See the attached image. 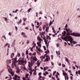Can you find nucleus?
<instances>
[{"instance_id": "nucleus-1", "label": "nucleus", "mask_w": 80, "mask_h": 80, "mask_svg": "<svg viewBox=\"0 0 80 80\" xmlns=\"http://www.w3.org/2000/svg\"><path fill=\"white\" fill-rule=\"evenodd\" d=\"M65 30H66L67 32V33L66 34L67 36H65V38H62L65 41L67 42V43H68V45H69V46H70V44L68 43V41H67V38L69 37H71L70 35L71 33H72V30H71L70 28H68V29H65Z\"/></svg>"}, {"instance_id": "nucleus-2", "label": "nucleus", "mask_w": 80, "mask_h": 80, "mask_svg": "<svg viewBox=\"0 0 80 80\" xmlns=\"http://www.w3.org/2000/svg\"><path fill=\"white\" fill-rule=\"evenodd\" d=\"M67 38V40H68V41H69V42H70L71 44L72 47L73 46V44H72L73 43L74 44H76V43H77V42H76L75 41H74L73 39V38H72L71 36L68 37Z\"/></svg>"}, {"instance_id": "nucleus-3", "label": "nucleus", "mask_w": 80, "mask_h": 80, "mask_svg": "<svg viewBox=\"0 0 80 80\" xmlns=\"http://www.w3.org/2000/svg\"><path fill=\"white\" fill-rule=\"evenodd\" d=\"M34 65V62H32V60L31 61V63L28 62V66L29 68H28V70L29 71H32V67Z\"/></svg>"}, {"instance_id": "nucleus-4", "label": "nucleus", "mask_w": 80, "mask_h": 80, "mask_svg": "<svg viewBox=\"0 0 80 80\" xmlns=\"http://www.w3.org/2000/svg\"><path fill=\"white\" fill-rule=\"evenodd\" d=\"M37 39L38 40H39V42H38L37 43V44L38 46H39V47H41V46H42V42H43V40L42 39L40 38L39 37H38Z\"/></svg>"}, {"instance_id": "nucleus-5", "label": "nucleus", "mask_w": 80, "mask_h": 80, "mask_svg": "<svg viewBox=\"0 0 80 80\" xmlns=\"http://www.w3.org/2000/svg\"><path fill=\"white\" fill-rule=\"evenodd\" d=\"M8 71L10 72V73L11 74L12 76H13L14 75V72H13V71L12 70V69L10 68V66H8Z\"/></svg>"}, {"instance_id": "nucleus-6", "label": "nucleus", "mask_w": 80, "mask_h": 80, "mask_svg": "<svg viewBox=\"0 0 80 80\" xmlns=\"http://www.w3.org/2000/svg\"><path fill=\"white\" fill-rule=\"evenodd\" d=\"M41 38H43V39L44 40V41L45 42L46 45H47L46 47L47 48L48 47V45L47 44V41L46 40V39H45V37H44V36H41Z\"/></svg>"}, {"instance_id": "nucleus-7", "label": "nucleus", "mask_w": 80, "mask_h": 80, "mask_svg": "<svg viewBox=\"0 0 80 80\" xmlns=\"http://www.w3.org/2000/svg\"><path fill=\"white\" fill-rule=\"evenodd\" d=\"M46 58L45 59V60L43 61L44 62H48L49 60H50V57L48 55H46L45 56Z\"/></svg>"}, {"instance_id": "nucleus-8", "label": "nucleus", "mask_w": 80, "mask_h": 80, "mask_svg": "<svg viewBox=\"0 0 80 80\" xmlns=\"http://www.w3.org/2000/svg\"><path fill=\"white\" fill-rule=\"evenodd\" d=\"M62 73L63 76H65V80H67V76H68V75H67V73L65 72L64 71H62Z\"/></svg>"}, {"instance_id": "nucleus-9", "label": "nucleus", "mask_w": 80, "mask_h": 80, "mask_svg": "<svg viewBox=\"0 0 80 80\" xmlns=\"http://www.w3.org/2000/svg\"><path fill=\"white\" fill-rule=\"evenodd\" d=\"M19 63L20 65H22V63H24V61L23 59L19 61Z\"/></svg>"}, {"instance_id": "nucleus-10", "label": "nucleus", "mask_w": 80, "mask_h": 80, "mask_svg": "<svg viewBox=\"0 0 80 80\" xmlns=\"http://www.w3.org/2000/svg\"><path fill=\"white\" fill-rule=\"evenodd\" d=\"M29 75L28 74H27L26 75V76L25 77V78L23 77V80H28V79L27 80V79L26 78H28V77Z\"/></svg>"}, {"instance_id": "nucleus-11", "label": "nucleus", "mask_w": 80, "mask_h": 80, "mask_svg": "<svg viewBox=\"0 0 80 80\" xmlns=\"http://www.w3.org/2000/svg\"><path fill=\"white\" fill-rule=\"evenodd\" d=\"M36 64L37 65V66L36 67H38L40 65V63L39 62V61H38L36 62Z\"/></svg>"}, {"instance_id": "nucleus-12", "label": "nucleus", "mask_w": 80, "mask_h": 80, "mask_svg": "<svg viewBox=\"0 0 80 80\" xmlns=\"http://www.w3.org/2000/svg\"><path fill=\"white\" fill-rule=\"evenodd\" d=\"M47 55V53L45 54L44 56L43 55L42 56L40 57V58H41V59H45V57H46V55Z\"/></svg>"}, {"instance_id": "nucleus-13", "label": "nucleus", "mask_w": 80, "mask_h": 80, "mask_svg": "<svg viewBox=\"0 0 80 80\" xmlns=\"http://www.w3.org/2000/svg\"><path fill=\"white\" fill-rule=\"evenodd\" d=\"M18 76L17 74H15L14 76V77L13 78V79H15L16 80H17V78H18Z\"/></svg>"}, {"instance_id": "nucleus-14", "label": "nucleus", "mask_w": 80, "mask_h": 80, "mask_svg": "<svg viewBox=\"0 0 80 80\" xmlns=\"http://www.w3.org/2000/svg\"><path fill=\"white\" fill-rule=\"evenodd\" d=\"M46 40L47 41V44L48 43V41L47 40V39H49L50 40H51V38L50 36H46Z\"/></svg>"}, {"instance_id": "nucleus-15", "label": "nucleus", "mask_w": 80, "mask_h": 80, "mask_svg": "<svg viewBox=\"0 0 80 80\" xmlns=\"http://www.w3.org/2000/svg\"><path fill=\"white\" fill-rule=\"evenodd\" d=\"M32 60L33 62H34V61H35V62H37V58L36 56H35L33 58V59Z\"/></svg>"}, {"instance_id": "nucleus-16", "label": "nucleus", "mask_w": 80, "mask_h": 80, "mask_svg": "<svg viewBox=\"0 0 80 80\" xmlns=\"http://www.w3.org/2000/svg\"><path fill=\"white\" fill-rule=\"evenodd\" d=\"M70 35H73V36H74V37H76V33L75 32H73L72 33H71Z\"/></svg>"}, {"instance_id": "nucleus-17", "label": "nucleus", "mask_w": 80, "mask_h": 80, "mask_svg": "<svg viewBox=\"0 0 80 80\" xmlns=\"http://www.w3.org/2000/svg\"><path fill=\"white\" fill-rule=\"evenodd\" d=\"M48 72H46L45 73H43L44 76H47V74L48 75Z\"/></svg>"}, {"instance_id": "nucleus-18", "label": "nucleus", "mask_w": 80, "mask_h": 80, "mask_svg": "<svg viewBox=\"0 0 80 80\" xmlns=\"http://www.w3.org/2000/svg\"><path fill=\"white\" fill-rule=\"evenodd\" d=\"M14 42L12 44V45L11 47H14L15 46V40H14Z\"/></svg>"}, {"instance_id": "nucleus-19", "label": "nucleus", "mask_w": 80, "mask_h": 80, "mask_svg": "<svg viewBox=\"0 0 80 80\" xmlns=\"http://www.w3.org/2000/svg\"><path fill=\"white\" fill-rule=\"evenodd\" d=\"M14 55H15V54L14 53H12V54L11 55V58H12L13 57H14Z\"/></svg>"}, {"instance_id": "nucleus-20", "label": "nucleus", "mask_w": 80, "mask_h": 80, "mask_svg": "<svg viewBox=\"0 0 80 80\" xmlns=\"http://www.w3.org/2000/svg\"><path fill=\"white\" fill-rule=\"evenodd\" d=\"M7 63H11V60L10 59H8L7 61Z\"/></svg>"}, {"instance_id": "nucleus-21", "label": "nucleus", "mask_w": 80, "mask_h": 80, "mask_svg": "<svg viewBox=\"0 0 80 80\" xmlns=\"http://www.w3.org/2000/svg\"><path fill=\"white\" fill-rule=\"evenodd\" d=\"M49 29V27H47L46 29V32H48V30Z\"/></svg>"}, {"instance_id": "nucleus-22", "label": "nucleus", "mask_w": 80, "mask_h": 80, "mask_svg": "<svg viewBox=\"0 0 80 80\" xmlns=\"http://www.w3.org/2000/svg\"><path fill=\"white\" fill-rule=\"evenodd\" d=\"M76 37H80V34L78 33H76Z\"/></svg>"}, {"instance_id": "nucleus-23", "label": "nucleus", "mask_w": 80, "mask_h": 80, "mask_svg": "<svg viewBox=\"0 0 80 80\" xmlns=\"http://www.w3.org/2000/svg\"><path fill=\"white\" fill-rule=\"evenodd\" d=\"M38 51H39V52H40L41 53H42V52H43V51L40 49H38Z\"/></svg>"}, {"instance_id": "nucleus-24", "label": "nucleus", "mask_w": 80, "mask_h": 80, "mask_svg": "<svg viewBox=\"0 0 80 80\" xmlns=\"http://www.w3.org/2000/svg\"><path fill=\"white\" fill-rule=\"evenodd\" d=\"M47 27V25H44L42 26V28H45Z\"/></svg>"}, {"instance_id": "nucleus-25", "label": "nucleus", "mask_w": 80, "mask_h": 80, "mask_svg": "<svg viewBox=\"0 0 80 80\" xmlns=\"http://www.w3.org/2000/svg\"><path fill=\"white\" fill-rule=\"evenodd\" d=\"M66 31H64V32H63V36H65V35H66Z\"/></svg>"}, {"instance_id": "nucleus-26", "label": "nucleus", "mask_w": 80, "mask_h": 80, "mask_svg": "<svg viewBox=\"0 0 80 80\" xmlns=\"http://www.w3.org/2000/svg\"><path fill=\"white\" fill-rule=\"evenodd\" d=\"M66 62H68V63H70V62H69V61H68V58H66Z\"/></svg>"}, {"instance_id": "nucleus-27", "label": "nucleus", "mask_w": 80, "mask_h": 80, "mask_svg": "<svg viewBox=\"0 0 80 80\" xmlns=\"http://www.w3.org/2000/svg\"><path fill=\"white\" fill-rule=\"evenodd\" d=\"M35 47V46H33L31 49L30 50H31V51H32V52H33V48Z\"/></svg>"}, {"instance_id": "nucleus-28", "label": "nucleus", "mask_w": 80, "mask_h": 80, "mask_svg": "<svg viewBox=\"0 0 80 80\" xmlns=\"http://www.w3.org/2000/svg\"><path fill=\"white\" fill-rule=\"evenodd\" d=\"M32 8H30V9H29L28 11H27V12H28V13H29V12H30V10H32Z\"/></svg>"}, {"instance_id": "nucleus-29", "label": "nucleus", "mask_w": 80, "mask_h": 80, "mask_svg": "<svg viewBox=\"0 0 80 80\" xmlns=\"http://www.w3.org/2000/svg\"><path fill=\"white\" fill-rule=\"evenodd\" d=\"M21 70L20 69H18V70H17V71H16V73H19V72H20V71Z\"/></svg>"}, {"instance_id": "nucleus-30", "label": "nucleus", "mask_w": 80, "mask_h": 80, "mask_svg": "<svg viewBox=\"0 0 80 80\" xmlns=\"http://www.w3.org/2000/svg\"><path fill=\"white\" fill-rule=\"evenodd\" d=\"M52 24H53V22H52V21H51L49 24V26H51Z\"/></svg>"}, {"instance_id": "nucleus-31", "label": "nucleus", "mask_w": 80, "mask_h": 80, "mask_svg": "<svg viewBox=\"0 0 80 80\" xmlns=\"http://www.w3.org/2000/svg\"><path fill=\"white\" fill-rule=\"evenodd\" d=\"M9 76L10 77V78L8 79V80H12V77H11V75H9Z\"/></svg>"}, {"instance_id": "nucleus-32", "label": "nucleus", "mask_w": 80, "mask_h": 80, "mask_svg": "<svg viewBox=\"0 0 80 80\" xmlns=\"http://www.w3.org/2000/svg\"><path fill=\"white\" fill-rule=\"evenodd\" d=\"M17 54H18V57H20L21 54L20 52H18Z\"/></svg>"}, {"instance_id": "nucleus-33", "label": "nucleus", "mask_w": 80, "mask_h": 80, "mask_svg": "<svg viewBox=\"0 0 80 80\" xmlns=\"http://www.w3.org/2000/svg\"><path fill=\"white\" fill-rule=\"evenodd\" d=\"M17 55H16V58H13V60H14L15 61H16L17 60Z\"/></svg>"}, {"instance_id": "nucleus-34", "label": "nucleus", "mask_w": 80, "mask_h": 80, "mask_svg": "<svg viewBox=\"0 0 80 80\" xmlns=\"http://www.w3.org/2000/svg\"><path fill=\"white\" fill-rule=\"evenodd\" d=\"M25 54L24 53V52H22V57H25Z\"/></svg>"}, {"instance_id": "nucleus-35", "label": "nucleus", "mask_w": 80, "mask_h": 80, "mask_svg": "<svg viewBox=\"0 0 80 80\" xmlns=\"http://www.w3.org/2000/svg\"><path fill=\"white\" fill-rule=\"evenodd\" d=\"M26 55H28V51L27 50H26Z\"/></svg>"}, {"instance_id": "nucleus-36", "label": "nucleus", "mask_w": 80, "mask_h": 80, "mask_svg": "<svg viewBox=\"0 0 80 80\" xmlns=\"http://www.w3.org/2000/svg\"><path fill=\"white\" fill-rule=\"evenodd\" d=\"M23 68L25 70H26V71H27V68H26V67H25V66H24Z\"/></svg>"}, {"instance_id": "nucleus-37", "label": "nucleus", "mask_w": 80, "mask_h": 80, "mask_svg": "<svg viewBox=\"0 0 80 80\" xmlns=\"http://www.w3.org/2000/svg\"><path fill=\"white\" fill-rule=\"evenodd\" d=\"M12 65H14V66H15V67H17V65L15 64V63H12Z\"/></svg>"}, {"instance_id": "nucleus-38", "label": "nucleus", "mask_w": 80, "mask_h": 80, "mask_svg": "<svg viewBox=\"0 0 80 80\" xmlns=\"http://www.w3.org/2000/svg\"><path fill=\"white\" fill-rule=\"evenodd\" d=\"M49 52H49V51H48V50H47V51H46V52H45V53H46V54H47H47H48V53H49Z\"/></svg>"}, {"instance_id": "nucleus-39", "label": "nucleus", "mask_w": 80, "mask_h": 80, "mask_svg": "<svg viewBox=\"0 0 80 80\" xmlns=\"http://www.w3.org/2000/svg\"><path fill=\"white\" fill-rule=\"evenodd\" d=\"M5 20L6 21V22H7V21L8 20V19H7V17L4 18Z\"/></svg>"}, {"instance_id": "nucleus-40", "label": "nucleus", "mask_w": 80, "mask_h": 80, "mask_svg": "<svg viewBox=\"0 0 80 80\" xmlns=\"http://www.w3.org/2000/svg\"><path fill=\"white\" fill-rule=\"evenodd\" d=\"M2 72H3V70L1 71L0 72V76H1V74L2 73Z\"/></svg>"}, {"instance_id": "nucleus-41", "label": "nucleus", "mask_w": 80, "mask_h": 80, "mask_svg": "<svg viewBox=\"0 0 80 80\" xmlns=\"http://www.w3.org/2000/svg\"><path fill=\"white\" fill-rule=\"evenodd\" d=\"M20 76H18V78L17 80H20Z\"/></svg>"}, {"instance_id": "nucleus-42", "label": "nucleus", "mask_w": 80, "mask_h": 80, "mask_svg": "<svg viewBox=\"0 0 80 80\" xmlns=\"http://www.w3.org/2000/svg\"><path fill=\"white\" fill-rule=\"evenodd\" d=\"M36 54H37V53H36V52H34L33 53V55H34V56H35V55H36Z\"/></svg>"}, {"instance_id": "nucleus-43", "label": "nucleus", "mask_w": 80, "mask_h": 80, "mask_svg": "<svg viewBox=\"0 0 80 80\" xmlns=\"http://www.w3.org/2000/svg\"><path fill=\"white\" fill-rule=\"evenodd\" d=\"M42 28L41 27H39V30L40 31H42Z\"/></svg>"}, {"instance_id": "nucleus-44", "label": "nucleus", "mask_w": 80, "mask_h": 80, "mask_svg": "<svg viewBox=\"0 0 80 80\" xmlns=\"http://www.w3.org/2000/svg\"><path fill=\"white\" fill-rule=\"evenodd\" d=\"M65 28H66V29H67V24H66L65 26Z\"/></svg>"}, {"instance_id": "nucleus-45", "label": "nucleus", "mask_w": 80, "mask_h": 80, "mask_svg": "<svg viewBox=\"0 0 80 80\" xmlns=\"http://www.w3.org/2000/svg\"><path fill=\"white\" fill-rule=\"evenodd\" d=\"M62 67H65V65L64 64H62Z\"/></svg>"}, {"instance_id": "nucleus-46", "label": "nucleus", "mask_w": 80, "mask_h": 80, "mask_svg": "<svg viewBox=\"0 0 80 80\" xmlns=\"http://www.w3.org/2000/svg\"><path fill=\"white\" fill-rule=\"evenodd\" d=\"M25 32H22V33H21V35H25Z\"/></svg>"}, {"instance_id": "nucleus-47", "label": "nucleus", "mask_w": 80, "mask_h": 80, "mask_svg": "<svg viewBox=\"0 0 80 80\" xmlns=\"http://www.w3.org/2000/svg\"><path fill=\"white\" fill-rule=\"evenodd\" d=\"M29 43H30V40H28L27 42V44H29Z\"/></svg>"}, {"instance_id": "nucleus-48", "label": "nucleus", "mask_w": 80, "mask_h": 80, "mask_svg": "<svg viewBox=\"0 0 80 80\" xmlns=\"http://www.w3.org/2000/svg\"><path fill=\"white\" fill-rule=\"evenodd\" d=\"M22 23V19H20L19 21V23Z\"/></svg>"}, {"instance_id": "nucleus-49", "label": "nucleus", "mask_w": 80, "mask_h": 80, "mask_svg": "<svg viewBox=\"0 0 80 80\" xmlns=\"http://www.w3.org/2000/svg\"><path fill=\"white\" fill-rule=\"evenodd\" d=\"M29 54L30 56H32V55H33V54L31 52H30Z\"/></svg>"}, {"instance_id": "nucleus-50", "label": "nucleus", "mask_w": 80, "mask_h": 80, "mask_svg": "<svg viewBox=\"0 0 80 80\" xmlns=\"http://www.w3.org/2000/svg\"><path fill=\"white\" fill-rule=\"evenodd\" d=\"M8 35H10V36H12V33L11 32H9Z\"/></svg>"}, {"instance_id": "nucleus-51", "label": "nucleus", "mask_w": 80, "mask_h": 80, "mask_svg": "<svg viewBox=\"0 0 80 80\" xmlns=\"http://www.w3.org/2000/svg\"><path fill=\"white\" fill-rule=\"evenodd\" d=\"M29 73L30 74V75H32V72L31 71H29Z\"/></svg>"}, {"instance_id": "nucleus-52", "label": "nucleus", "mask_w": 80, "mask_h": 80, "mask_svg": "<svg viewBox=\"0 0 80 80\" xmlns=\"http://www.w3.org/2000/svg\"><path fill=\"white\" fill-rule=\"evenodd\" d=\"M57 47H59V44L58 43L57 45Z\"/></svg>"}, {"instance_id": "nucleus-53", "label": "nucleus", "mask_w": 80, "mask_h": 80, "mask_svg": "<svg viewBox=\"0 0 80 80\" xmlns=\"http://www.w3.org/2000/svg\"><path fill=\"white\" fill-rule=\"evenodd\" d=\"M41 36H44V33H43V32H42L41 34Z\"/></svg>"}, {"instance_id": "nucleus-54", "label": "nucleus", "mask_w": 80, "mask_h": 80, "mask_svg": "<svg viewBox=\"0 0 80 80\" xmlns=\"http://www.w3.org/2000/svg\"><path fill=\"white\" fill-rule=\"evenodd\" d=\"M75 66L76 67V68H79V66H78L77 65H75Z\"/></svg>"}, {"instance_id": "nucleus-55", "label": "nucleus", "mask_w": 80, "mask_h": 80, "mask_svg": "<svg viewBox=\"0 0 80 80\" xmlns=\"http://www.w3.org/2000/svg\"><path fill=\"white\" fill-rule=\"evenodd\" d=\"M18 11V9H16L15 11V13H17V12Z\"/></svg>"}, {"instance_id": "nucleus-56", "label": "nucleus", "mask_w": 80, "mask_h": 80, "mask_svg": "<svg viewBox=\"0 0 80 80\" xmlns=\"http://www.w3.org/2000/svg\"><path fill=\"white\" fill-rule=\"evenodd\" d=\"M43 48H44V50H46V47L45 46H43Z\"/></svg>"}, {"instance_id": "nucleus-57", "label": "nucleus", "mask_w": 80, "mask_h": 80, "mask_svg": "<svg viewBox=\"0 0 80 80\" xmlns=\"http://www.w3.org/2000/svg\"><path fill=\"white\" fill-rule=\"evenodd\" d=\"M24 38H27L28 37H27V36H26V35H25V36H24Z\"/></svg>"}, {"instance_id": "nucleus-58", "label": "nucleus", "mask_w": 80, "mask_h": 80, "mask_svg": "<svg viewBox=\"0 0 80 80\" xmlns=\"http://www.w3.org/2000/svg\"><path fill=\"white\" fill-rule=\"evenodd\" d=\"M42 75V73L41 72H39L38 73V75L40 76V75Z\"/></svg>"}, {"instance_id": "nucleus-59", "label": "nucleus", "mask_w": 80, "mask_h": 80, "mask_svg": "<svg viewBox=\"0 0 80 80\" xmlns=\"http://www.w3.org/2000/svg\"><path fill=\"white\" fill-rule=\"evenodd\" d=\"M55 73H56V71H54L53 73V75H55Z\"/></svg>"}, {"instance_id": "nucleus-60", "label": "nucleus", "mask_w": 80, "mask_h": 80, "mask_svg": "<svg viewBox=\"0 0 80 80\" xmlns=\"http://www.w3.org/2000/svg\"><path fill=\"white\" fill-rule=\"evenodd\" d=\"M33 74L34 75H37V73H36V72H34Z\"/></svg>"}, {"instance_id": "nucleus-61", "label": "nucleus", "mask_w": 80, "mask_h": 80, "mask_svg": "<svg viewBox=\"0 0 80 80\" xmlns=\"http://www.w3.org/2000/svg\"><path fill=\"white\" fill-rule=\"evenodd\" d=\"M78 73L79 74V75L80 74V70H78Z\"/></svg>"}, {"instance_id": "nucleus-62", "label": "nucleus", "mask_w": 80, "mask_h": 80, "mask_svg": "<svg viewBox=\"0 0 80 80\" xmlns=\"http://www.w3.org/2000/svg\"><path fill=\"white\" fill-rule=\"evenodd\" d=\"M69 79V78H68V76H67V77H66V80L67 79V80H68Z\"/></svg>"}, {"instance_id": "nucleus-63", "label": "nucleus", "mask_w": 80, "mask_h": 80, "mask_svg": "<svg viewBox=\"0 0 80 80\" xmlns=\"http://www.w3.org/2000/svg\"><path fill=\"white\" fill-rule=\"evenodd\" d=\"M42 78V76H40L39 78L40 79V78Z\"/></svg>"}, {"instance_id": "nucleus-64", "label": "nucleus", "mask_w": 80, "mask_h": 80, "mask_svg": "<svg viewBox=\"0 0 80 80\" xmlns=\"http://www.w3.org/2000/svg\"><path fill=\"white\" fill-rule=\"evenodd\" d=\"M73 68L74 70H75V66H73Z\"/></svg>"}]
</instances>
